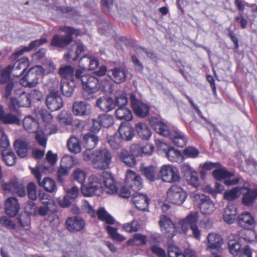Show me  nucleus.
<instances>
[{
  "label": "nucleus",
  "mask_w": 257,
  "mask_h": 257,
  "mask_svg": "<svg viewBox=\"0 0 257 257\" xmlns=\"http://www.w3.org/2000/svg\"><path fill=\"white\" fill-rule=\"evenodd\" d=\"M97 215L100 220L105 222L106 223L112 224L114 222L113 218L102 208L98 210Z\"/></svg>",
  "instance_id": "54"
},
{
  "label": "nucleus",
  "mask_w": 257,
  "mask_h": 257,
  "mask_svg": "<svg viewBox=\"0 0 257 257\" xmlns=\"http://www.w3.org/2000/svg\"><path fill=\"white\" fill-rule=\"evenodd\" d=\"M186 197V192L178 185L171 186L167 192V199L173 204L181 205L185 201Z\"/></svg>",
  "instance_id": "9"
},
{
  "label": "nucleus",
  "mask_w": 257,
  "mask_h": 257,
  "mask_svg": "<svg viewBox=\"0 0 257 257\" xmlns=\"http://www.w3.org/2000/svg\"><path fill=\"white\" fill-rule=\"evenodd\" d=\"M149 122L151 126L156 132L160 135L168 137L171 133L168 128V126L163 122L158 119V118L152 117L149 118Z\"/></svg>",
  "instance_id": "17"
},
{
  "label": "nucleus",
  "mask_w": 257,
  "mask_h": 257,
  "mask_svg": "<svg viewBox=\"0 0 257 257\" xmlns=\"http://www.w3.org/2000/svg\"><path fill=\"white\" fill-rule=\"evenodd\" d=\"M112 162V154L107 149H99L93 152L92 164L94 168L107 170L110 168Z\"/></svg>",
  "instance_id": "2"
},
{
  "label": "nucleus",
  "mask_w": 257,
  "mask_h": 257,
  "mask_svg": "<svg viewBox=\"0 0 257 257\" xmlns=\"http://www.w3.org/2000/svg\"><path fill=\"white\" fill-rule=\"evenodd\" d=\"M54 130L52 132H48L47 130L45 131V132H43L42 131H36V135L35 136V139L38 143L41 145V146L45 148L46 147L47 144V138L46 137V134L50 135L52 134H54L56 132V127L55 125L53 126Z\"/></svg>",
  "instance_id": "48"
},
{
  "label": "nucleus",
  "mask_w": 257,
  "mask_h": 257,
  "mask_svg": "<svg viewBox=\"0 0 257 257\" xmlns=\"http://www.w3.org/2000/svg\"><path fill=\"white\" fill-rule=\"evenodd\" d=\"M15 150L18 155L21 158L26 157L28 153L27 144L21 140H16L14 144Z\"/></svg>",
  "instance_id": "50"
},
{
  "label": "nucleus",
  "mask_w": 257,
  "mask_h": 257,
  "mask_svg": "<svg viewBox=\"0 0 257 257\" xmlns=\"http://www.w3.org/2000/svg\"><path fill=\"white\" fill-rule=\"evenodd\" d=\"M132 108L135 114L141 117H145L148 116L150 111L149 106L142 101L137 104H134Z\"/></svg>",
  "instance_id": "40"
},
{
  "label": "nucleus",
  "mask_w": 257,
  "mask_h": 257,
  "mask_svg": "<svg viewBox=\"0 0 257 257\" xmlns=\"http://www.w3.org/2000/svg\"><path fill=\"white\" fill-rule=\"evenodd\" d=\"M99 85L100 86L99 89L104 92L112 93L113 91L112 83L109 80L104 79L101 80L100 82L99 81Z\"/></svg>",
  "instance_id": "63"
},
{
  "label": "nucleus",
  "mask_w": 257,
  "mask_h": 257,
  "mask_svg": "<svg viewBox=\"0 0 257 257\" xmlns=\"http://www.w3.org/2000/svg\"><path fill=\"white\" fill-rule=\"evenodd\" d=\"M141 171L144 176L150 181L154 182L159 179L157 168L154 166L142 167Z\"/></svg>",
  "instance_id": "33"
},
{
  "label": "nucleus",
  "mask_w": 257,
  "mask_h": 257,
  "mask_svg": "<svg viewBox=\"0 0 257 257\" xmlns=\"http://www.w3.org/2000/svg\"><path fill=\"white\" fill-rule=\"evenodd\" d=\"M81 70H94L99 65L98 60L93 56H85L79 62Z\"/></svg>",
  "instance_id": "22"
},
{
  "label": "nucleus",
  "mask_w": 257,
  "mask_h": 257,
  "mask_svg": "<svg viewBox=\"0 0 257 257\" xmlns=\"http://www.w3.org/2000/svg\"><path fill=\"white\" fill-rule=\"evenodd\" d=\"M10 146L8 137L3 131L0 130V147L4 149L1 151L4 161L9 166H12L16 163V157L13 151L7 149Z\"/></svg>",
  "instance_id": "4"
},
{
  "label": "nucleus",
  "mask_w": 257,
  "mask_h": 257,
  "mask_svg": "<svg viewBox=\"0 0 257 257\" xmlns=\"http://www.w3.org/2000/svg\"><path fill=\"white\" fill-rule=\"evenodd\" d=\"M67 146L69 152L77 154L82 151V147L78 139L74 136H71L67 140Z\"/></svg>",
  "instance_id": "36"
},
{
  "label": "nucleus",
  "mask_w": 257,
  "mask_h": 257,
  "mask_svg": "<svg viewBox=\"0 0 257 257\" xmlns=\"http://www.w3.org/2000/svg\"><path fill=\"white\" fill-rule=\"evenodd\" d=\"M168 137L177 147H183L186 145L187 139L184 135L181 132H171Z\"/></svg>",
  "instance_id": "35"
},
{
  "label": "nucleus",
  "mask_w": 257,
  "mask_h": 257,
  "mask_svg": "<svg viewBox=\"0 0 257 257\" xmlns=\"http://www.w3.org/2000/svg\"><path fill=\"white\" fill-rule=\"evenodd\" d=\"M20 205L16 197H10L7 199L5 204V210L7 214L10 217H15L19 212Z\"/></svg>",
  "instance_id": "26"
},
{
  "label": "nucleus",
  "mask_w": 257,
  "mask_h": 257,
  "mask_svg": "<svg viewBox=\"0 0 257 257\" xmlns=\"http://www.w3.org/2000/svg\"><path fill=\"white\" fill-rule=\"evenodd\" d=\"M199 208L202 213L210 215L215 210V205L209 197L201 195Z\"/></svg>",
  "instance_id": "24"
},
{
  "label": "nucleus",
  "mask_w": 257,
  "mask_h": 257,
  "mask_svg": "<svg viewBox=\"0 0 257 257\" xmlns=\"http://www.w3.org/2000/svg\"><path fill=\"white\" fill-rule=\"evenodd\" d=\"M31 98L29 94L21 91L19 97V106L28 107L30 105Z\"/></svg>",
  "instance_id": "64"
},
{
  "label": "nucleus",
  "mask_w": 257,
  "mask_h": 257,
  "mask_svg": "<svg viewBox=\"0 0 257 257\" xmlns=\"http://www.w3.org/2000/svg\"><path fill=\"white\" fill-rule=\"evenodd\" d=\"M102 187L100 177L94 175L90 176L88 179V183L81 186V192L85 196H91L95 195L97 191Z\"/></svg>",
  "instance_id": "8"
},
{
  "label": "nucleus",
  "mask_w": 257,
  "mask_h": 257,
  "mask_svg": "<svg viewBox=\"0 0 257 257\" xmlns=\"http://www.w3.org/2000/svg\"><path fill=\"white\" fill-rule=\"evenodd\" d=\"M58 119L62 125H69L73 122V117L71 114L66 111H62L58 115Z\"/></svg>",
  "instance_id": "53"
},
{
  "label": "nucleus",
  "mask_w": 257,
  "mask_h": 257,
  "mask_svg": "<svg viewBox=\"0 0 257 257\" xmlns=\"http://www.w3.org/2000/svg\"><path fill=\"white\" fill-rule=\"evenodd\" d=\"M98 119L101 125L106 127L111 126L114 122L113 117L107 114L100 115Z\"/></svg>",
  "instance_id": "59"
},
{
  "label": "nucleus",
  "mask_w": 257,
  "mask_h": 257,
  "mask_svg": "<svg viewBox=\"0 0 257 257\" xmlns=\"http://www.w3.org/2000/svg\"><path fill=\"white\" fill-rule=\"evenodd\" d=\"M35 113L39 117H41L44 121L49 122L52 119V115L45 109L37 108L35 109Z\"/></svg>",
  "instance_id": "61"
},
{
  "label": "nucleus",
  "mask_w": 257,
  "mask_h": 257,
  "mask_svg": "<svg viewBox=\"0 0 257 257\" xmlns=\"http://www.w3.org/2000/svg\"><path fill=\"white\" fill-rule=\"evenodd\" d=\"M160 177L163 182L170 183L179 182L181 180L178 169L169 164L164 165L161 167Z\"/></svg>",
  "instance_id": "5"
},
{
  "label": "nucleus",
  "mask_w": 257,
  "mask_h": 257,
  "mask_svg": "<svg viewBox=\"0 0 257 257\" xmlns=\"http://www.w3.org/2000/svg\"><path fill=\"white\" fill-rule=\"evenodd\" d=\"M119 158L121 161L128 167H134L136 164V160L133 155L125 150H122L119 153Z\"/></svg>",
  "instance_id": "41"
},
{
  "label": "nucleus",
  "mask_w": 257,
  "mask_h": 257,
  "mask_svg": "<svg viewBox=\"0 0 257 257\" xmlns=\"http://www.w3.org/2000/svg\"><path fill=\"white\" fill-rule=\"evenodd\" d=\"M61 164L62 166L70 169L74 166L78 165L79 162L75 157L69 155H65L61 160Z\"/></svg>",
  "instance_id": "52"
},
{
  "label": "nucleus",
  "mask_w": 257,
  "mask_h": 257,
  "mask_svg": "<svg viewBox=\"0 0 257 257\" xmlns=\"http://www.w3.org/2000/svg\"><path fill=\"white\" fill-rule=\"evenodd\" d=\"M29 65V60L28 58H23L16 62L11 66V73L16 77L22 75Z\"/></svg>",
  "instance_id": "18"
},
{
  "label": "nucleus",
  "mask_w": 257,
  "mask_h": 257,
  "mask_svg": "<svg viewBox=\"0 0 257 257\" xmlns=\"http://www.w3.org/2000/svg\"><path fill=\"white\" fill-rule=\"evenodd\" d=\"M47 39L45 38H41L39 40H37L32 42L29 46L25 47L22 49L16 51L10 57L12 60H16L19 57L23 54L25 52H28L32 49L38 47L45 43H47Z\"/></svg>",
  "instance_id": "20"
},
{
  "label": "nucleus",
  "mask_w": 257,
  "mask_h": 257,
  "mask_svg": "<svg viewBox=\"0 0 257 257\" xmlns=\"http://www.w3.org/2000/svg\"><path fill=\"white\" fill-rule=\"evenodd\" d=\"M0 120L5 123L18 124L20 123L19 119L16 115L10 113L5 114L2 112L0 113Z\"/></svg>",
  "instance_id": "56"
},
{
  "label": "nucleus",
  "mask_w": 257,
  "mask_h": 257,
  "mask_svg": "<svg viewBox=\"0 0 257 257\" xmlns=\"http://www.w3.org/2000/svg\"><path fill=\"white\" fill-rule=\"evenodd\" d=\"M74 70L72 67L69 65H66L63 67H61L59 70V73L60 76L66 79H69L71 80L72 79H75V81H77L75 77Z\"/></svg>",
  "instance_id": "47"
},
{
  "label": "nucleus",
  "mask_w": 257,
  "mask_h": 257,
  "mask_svg": "<svg viewBox=\"0 0 257 257\" xmlns=\"http://www.w3.org/2000/svg\"><path fill=\"white\" fill-rule=\"evenodd\" d=\"M3 188L6 191L15 192L19 196L23 197L26 195V189L22 181L13 178L9 183H3Z\"/></svg>",
  "instance_id": "11"
},
{
  "label": "nucleus",
  "mask_w": 257,
  "mask_h": 257,
  "mask_svg": "<svg viewBox=\"0 0 257 257\" xmlns=\"http://www.w3.org/2000/svg\"><path fill=\"white\" fill-rule=\"evenodd\" d=\"M241 186L235 187L226 190L223 194V198L227 201H233L237 199L241 193Z\"/></svg>",
  "instance_id": "44"
},
{
  "label": "nucleus",
  "mask_w": 257,
  "mask_h": 257,
  "mask_svg": "<svg viewBox=\"0 0 257 257\" xmlns=\"http://www.w3.org/2000/svg\"><path fill=\"white\" fill-rule=\"evenodd\" d=\"M72 110L75 115L87 116L91 113V106L85 101H76L73 103Z\"/></svg>",
  "instance_id": "23"
},
{
  "label": "nucleus",
  "mask_w": 257,
  "mask_h": 257,
  "mask_svg": "<svg viewBox=\"0 0 257 257\" xmlns=\"http://www.w3.org/2000/svg\"><path fill=\"white\" fill-rule=\"evenodd\" d=\"M84 46L82 44L78 43L77 44V49L76 51L75 52H73L72 51L69 52L68 53L65 55V59L69 61H75L77 59L80 54L84 52Z\"/></svg>",
  "instance_id": "51"
},
{
  "label": "nucleus",
  "mask_w": 257,
  "mask_h": 257,
  "mask_svg": "<svg viewBox=\"0 0 257 257\" xmlns=\"http://www.w3.org/2000/svg\"><path fill=\"white\" fill-rule=\"evenodd\" d=\"M59 30L66 35L63 36L55 35L51 42L52 46L64 48L73 41V35L78 36L80 33L78 29H74L72 27L65 26H60Z\"/></svg>",
  "instance_id": "3"
},
{
  "label": "nucleus",
  "mask_w": 257,
  "mask_h": 257,
  "mask_svg": "<svg viewBox=\"0 0 257 257\" xmlns=\"http://www.w3.org/2000/svg\"><path fill=\"white\" fill-rule=\"evenodd\" d=\"M239 225L245 229H249L253 227L254 224V219L250 213L244 212L240 214L238 217Z\"/></svg>",
  "instance_id": "29"
},
{
  "label": "nucleus",
  "mask_w": 257,
  "mask_h": 257,
  "mask_svg": "<svg viewBox=\"0 0 257 257\" xmlns=\"http://www.w3.org/2000/svg\"><path fill=\"white\" fill-rule=\"evenodd\" d=\"M115 115L117 119L131 121L133 119L131 111L125 106L118 107L115 110Z\"/></svg>",
  "instance_id": "42"
},
{
  "label": "nucleus",
  "mask_w": 257,
  "mask_h": 257,
  "mask_svg": "<svg viewBox=\"0 0 257 257\" xmlns=\"http://www.w3.org/2000/svg\"><path fill=\"white\" fill-rule=\"evenodd\" d=\"M66 226L71 232L79 231L84 227L85 222L79 217H70L66 220Z\"/></svg>",
  "instance_id": "27"
},
{
  "label": "nucleus",
  "mask_w": 257,
  "mask_h": 257,
  "mask_svg": "<svg viewBox=\"0 0 257 257\" xmlns=\"http://www.w3.org/2000/svg\"><path fill=\"white\" fill-rule=\"evenodd\" d=\"M98 137L95 135L88 133L83 137V144L87 149H92L97 144Z\"/></svg>",
  "instance_id": "45"
},
{
  "label": "nucleus",
  "mask_w": 257,
  "mask_h": 257,
  "mask_svg": "<svg viewBox=\"0 0 257 257\" xmlns=\"http://www.w3.org/2000/svg\"><path fill=\"white\" fill-rule=\"evenodd\" d=\"M171 162H181L183 160L181 152L171 147L165 155Z\"/></svg>",
  "instance_id": "46"
},
{
  "label": "nucleus",
  "mask_w": 257,
  "mask_h": 257,
  "mask_svg": "<svg viewBox=\"0 0 257 257\" xmlns=\"http://www.w3.org/2000/svg\"><path fill=\"white\" fill-rule=\"evenodd\" d=\"M147 243L146 236L141 234L136 233L132 238L127 240V244L128 245H142Z\"/></svg>",
  "instance_id": "49"
},
{
  "label": "nucleus",
  "mask_w": 257,
  "mask_h": 257,
  "mask_svg": "<svg viewBox=\"0 0 257 257\" xmlns=\"http://www.w3.org/2000/svg\"><path fill=\"white\" fill-rule=\"evenodd\" d=\"M227 243L230 254L235 256H237L241 250V245L238 240L237 234H229L227 237Z\"/></svg>",
  "instance_id": "25"
},
{
  "label": "nucleus",
  "mask_w": 257,
  "mask_h": 257,
  "mask_svg": "<svg viewBox=\"0 0 257 257\" xmlns=\"http://www.w3.org/2000/svg\"><path fill=\"white\" fill-rule=\"evenodd\" d=\"M11 73V65H9L6 69L1 71L0 73V82L2 84H7L9 82H14L10 78Z\"/></svg>",
  "instance_id": "58"
},
{
  "label": "nucleus",
  "mask_w": 257,
  "mask_h": 257,
  "mask_svg": "<svg viewBox=\"0 0 257 257\" xmlns=\"http://www.w3.org/2000/svg\"><path fill=\"white\" fill-rule=\"evenodd\" d=\"M46 105L52 111L60 109L63 105L61 97L56 91L51 92L46 98Z\"/></svg>",
  "instance_id": "15"
},
{
  "label": "nucleus",
  "mask_w": 257,
  "mask_h": 257,
  "mask_svg": "<svg viewBox=\"0 0 257 257\" xmlns=\"http://www.w3.org/2000/svg\"><path fill=\"white\" fill-rule=\"evenodd\" d=\"M24 128L30 133H35L39 127L37 120L31 115H28L23 120Z\"/></svg>",
  "instance_id": "34"
},
{
  "label": "nucleus",
  "mask_w": 257,
  "mask_h": 257,
  "mask_svg": "<svg viewBox=\"0 0 257 257\" xmlns=\"http://www.w3.org/2000/svg\"><path fill=\"white\" fill-rule=\"evenodd\" d=\"M214 178L217 180H223L224 183L227 186H233L238 184L240 180L238 176L234 177V174L227 171L224 167H220L212 172Z\"/></svg>",
  "instance_id": "7"
},
{
  "label": "nucleus",
  "mask_w": 257,
  "mask_h": 257,
  "mask_svg": "<svg viewBox=\"0 0 257 257\" xmlns=\"http://www.w3.org/2000/svg\"><path fill=\"white\" fill-rule=\"evenodd\" d=\"M236 214V207L232 205H229L224 209L223 219L225 222L232 224L235 221Z\"/></svg>",
  "instance_id": "37"
},
{
  "label": "nucleus",
  "mask_w": 257,
  "mask_h": 257,
  "mask_svg": "<svg viewBox=\"0 0 257 257\" xmlns=\"http://www.w3.org/2000/svg\"><path fill=\"white\" fill-rule=\"evenodd\" d=\"M125 185L132 189L133 191L138 192L143 187V182L141 177L131 170H127L126 173Z\"/></svg>",
  "instance_id": "13"
},
{
  "label": "nucleus",
  "mask_w": 257,
  "mask_h": 257,
  "mask_svg": "<svg viewBox=\"0 0 257 257\" xmlns=\"http://www.w3.org/2000/svg\"><path fill=\"white\" fill-rule=\"evenodd\" d=\"M184 219L186 221L188 225H189L194 237L199 239L200 237V231L197 225V222L198 219V213L197 212L191 213Z\"/></svg>",
  "instance_id": "28"
},
{
  "label": "nucleus",
  "mask_w": 257,
  "mask_h": 257,
  "mask_svg": "<svg viewBox=\"0 0 257 257\" xmlns=\"http://www.w3.org/2000/svg\"><path fill=\"white\" fill-rule=\"evenodd\" d=\"M236 234L238 236V240L243 239L247 242H251L253 241L254 233L250 230H240Z\"/></svg>",
  "instance_id": "55"
},
{
  "label": "nucleus",
  "mask_w": 257,
  "mask_h": 257,
  "mask_svg": "<svg viewBox=\"0 0 257 257\" xmlns=\"http://www.w3.org/2000/svg\"><path fill=\"white\" fill-rule=\"evenodd\" d=\"M75 77L77 82H81L84 90L83 96L85 99L89 100L92 98L91 94L99 90V80L94 76L84 74L83 71L77 69L75 72Z\"/></svg>",
  "instance_id": "1"
},
{
  "label": "nucleus",
  "mask_w": 257,
  "mask_h": 257,
  "mask_svg": "<svg viewBox=\"0 0 257 257\" xmlns=\"http://www.w3.org/2000/svg\"><path fill=\"white\" fill-rule=\"evenodd\" d=\"M159 224L162 232L168 237L174 235L175 226L169 217L165 215L161 216Z\"/></svg>",
  "instance_id": "16"
},
{
  "label": "nucleus",
  "mask_w": 257,
  "mask_h": 257,
  "mask_svg": "<svg viewBox=\"0 0 257 257\" xmlns=\"http://www.w3.org/2000/svg\"><path fill=\"white\" fill-rule=\"evenodd\" d=\"M118 132L120 137L125 141H131L135 136L134 128L128 123H121Z\"/></svg>",
  "instance_id": "31"
},
{
  "label": "nucleus",
  "mask_w": 257,
  "mask_h": 257,
  "mask_svg": "<svg viewBox=\"0 0 257 257\" xmlns=\"http://www.w3.org/2000/svg\"><path fill=\"white\" fill-rule=\"evenodd\" d=\"M132 201L138 210L142 211L148 210L150 200L146 194L135 192L132 194Z\"/></svg>",
  "instance_id": "14"
},
{
  "label": "nucleus",
  "mask_w": 257,
  "mask_h": 257,
  "mask_svg": "<svg viewBox=\"0 0 257 257\" xmlns=\"http://www.w3.org/2000/svg\"><path fill=\"white\" fill-rule=\"evenodd\" d=\"M242 203L246 206H251L257 198V189H251L248 182H244L241 186Z\"/></svg>",
  "instance_id": "10"
},
{
  "label": "nucleus",
  "mask_w": 257,
  "mask_h": 257,
  "mask_svg": "<svg viewBox=\"0 0 257 257\" xmlns=\"http://www.w3.org/2000/svg\"><path fill=\"white\" fill-rule=\"evenodd\" d=\"M103 185L102 188L107 193L112 194L117 192V188L113 178L110 174L104 173L102 177Z\"/></svg>",
  "instance_id": "19"
},
{
  "label": "nucleus",
  "mask_w": 257,
  "mask_h": 257,
  "mask_svg": "<svg viewBox=\"0 0 257 257\" xmlns=\"http://www.w3.org/2000/svg\"><path fill=\"white\" fill-rule=\"evenodd\" d=\"M106 229L113 239L120 242L125 239V237L124 236L117 232L116 228L107 225L106 227Z\"/></svg>",
  "instance_id": "60"
},
{
  "label": "nucleus",
  "mask_w": 257,
  "mask_h": 257,
  "mask_svg": "<svg viewBox=\"0 0 257 257\" xmlns=\"http://www.w3.org/2000/svg\"><path fill=\"white\" fill-rule=\"evenodd\" d=\"M44 73V69L39 66L31 68L26 75L20 80V83L23 86L33 87L35 86L39 78Z\"/></svg>",
  "instance_id": "6"
},
{
  "label": "nucleus",
  "mask_w": 257,
  "mask_h": 257,
  "mask_svg": "<svg viewBox=\"0 0 257 257\" xmlns=\"http://www.w3.org/2000/svg\"><path fill=\"white\" fill-rule=\"evenodd\" d=\"M108 73L112 80L115 83H120L126 79V72L123 68L115 67L109 70Z\"/></svg>",
  "instance_id": "30"
},
{
  "label": "nucleus",
  "mask_w": 257,
  "mask_h": 257,
  "mask_svg": "<svg viewBox=\"0 0 257 257\" xmlns=\"http://www.w3.org/2000/svg\"><path fill=\"white\" fill-rule=\"evenodd\" d=\"M123 229L128 233L138 231L141 228V225L136 220H133L132 221L122 225Z\"/></svg>",
  "instance_id": "57"
},
{
  "label": "nucleus",
  "mask_w": 257,
  "mask_h": 257,
  "mask_svg": "<svg viewBox=\"0 0 257 257\" xmlns=\"http://www.w3.org/2000/svg\"><path fill=\"white\" fill-rule=\"evenodd\" d=\"M136 130L140 138L145 140H148L152 136L150 128L144 123H138L136 124Z\"/></svg>",
  "instance_id": "39"
},
{
  "label": "nucleus",
  "mask_w": 257,
  "mask_h": 257,
  "mask_svg": "<svg viewBox=\"0 0 257 257\" xmlns=\"http://www.w3.org/2000/svg\"><path fill=\"white\" fill-rule=\"evenodd\" d=\"M77 82H76L74 79L69 81L63 80L60 85V89L63 94L68 97H71Z\"/></svg>",
  "instance_id": "32"
},
{
  "label": "nucleus",
  "mask_w": 257,
  "mask_h": 257,
  "mask_svg": "<svg viewBox=\"0 0 257 257\" xmlns=\"http://www.w3.org/2000/svg\"><path fill=\"white\" fill-rule=\"evenodd\" d=\"M72 179L77 183L84 185V183L85 181L87 174L86 171L80 168H75L71 174Z\"/></svg>",
  "instance_id": "43"
},
{
  "label": "nucleus",
  "mask_w": 257,
  "mask_h": 257,
  "mask_svg": "<svg viewBox=\"0 0 257 257\" xmlns=\"http://www.w3.org/2000/svg\"><path fill=\"white\" fill-rule=\"evenodd\" d=\"M33 174L37 180L39 185L47 192H53L56 189V183L52 179L49 177H45L41 181V174L38 168H33L31 170Z\"/></svg>",
  "instance_id": "12"
},
{
  "label": "nucleus",
  "mask_w": 257,
  "mask_h": 257,
  "mask_svg": "<svg viewBox=\"0 0 257 257\" xmlns=\"http://www.w3.org/2000/svg\"><path fill=\"white\" fill-rule=\"evenodd\" d=\"M97 106L104 111L108 112L114 108L115 104L110 97H102L97 101Z\"/></svg>",
  "instance_id": "38"
},
{
  "label": "nucleus",
  "mask_w": 257,
  "mask_h": 257,
  "mask_svg": "<svg viewBox=\"0 0 257 257\" xmlns=\"http://www.w3.org/2000/svg\"><path fill=\"white\" fill-rule=\"evenodd\" d=\"M38 198L41 203L46 206H55L54 200L47 193L44 192H39Z\"/></svg>",
  "instance_id": "62"
},
{
  "label": "nucleus",
  "mask_w": 257,
  "mask_h": 257,
  "mask_svg": "<svg viewBox=\"0 0 257 257\" xmlns=\"http://www.w3.org/2000/svg\"><path fill=\"white\" fill-rule=\"evenodd\" d=\"M223 243V239L217 233L212 232L209 233L207 237L206 245L208 249L218 250Z\"/></svg>",
  "instance_id": "21"
}]
</instances>
